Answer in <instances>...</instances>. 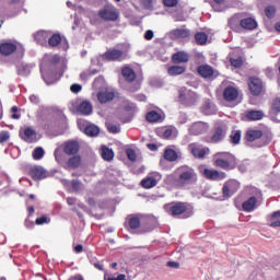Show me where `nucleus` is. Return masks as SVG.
<instances>
[{
  "label": "nucleus",
  "instance_id": "13",
  "mask_svg": "<svg viewBox=\"0 0 280 280\" xmlns=\"http://www.w3.org/2000/svg\"><path fill=\"white\" fill-rule=\"evenodd\" d=\"M200 172L208 180H224L226 178V173L224 172L202 167H200Z\"/></svg>",
  "mask_w": 280,
  "mask_h": 280
},
{
  "label": "nucleus",
  "instance_id": "64",
  "mask_svg": "<svg viewBox=\"0 0 280 280\" xmlns=\"http://www.w3.org/2000/svg\"><path fill=\"white\" fill-rule=\"evenodd\" d=\"M108 280H126V275L121 273V275H118L116 278L115 277L108 278Z\"/></svg>",
  "mask_w": 280,
  "mask_h": 280
},
{
  "label": "nucleus",
  "instance_id": "50",
  "mask_svg": "<svg viewBox=\"0 0 280 280\" xmlns=\"http://www.w3.org/2000/svg\"><path fill=\"white\" fill-rule=\"evenodd\" d=\"M129 226L130 229H139L141 226V219L139 217H131L129 219Z\"/></svg>",
  "mask_w": 280,
  "mask_h": 280
},
{
  "label": "nucleus",
  "instance_id": "48",
  "mask_svg": "<svg viewBox=\"0 0 280 280\" xmlns=\"http://www.w3.org/2000/svg\"><path fill=\"white\" fill-rule=\"evenodd\" d=\"M124 109L127 112V113H137V105L130 101H126L125 104H124Z\"/></svg>",
  "mask_w": 280,
  "mask_h": 280
},
{
  "label": "nucleus",
  "instance_id": "26",
  "mask_svg": "<svg viewBox=\"0 0 280 280\" xmlns=\"http://www.w3.org/2000/svg\"><path fill=\"white\" fill-rule=\"evenodd\" d=\"M31 176L34 180H43V178H47V171L43 166H35L31 170Z\"/></svg>",
  "mask_w": 280,
  "mask_h": 280
},
{
  "label": "nucleus",
  "instance_id": "2",
  "mask_svg": "<svg viewBox=\"0 0 280 280\" xmlns=\"http://www.w3.org/2000/svg\"><path fill=\"white\" fill-rule=\"evenodd\" d=\"M164 209L173 218H180L182 220H187L194 215V206L187 202H171L165 205Z\"/></svg>",
  "mask_w": 280,
  "mask_h": 280
},
{
  "label": "nucleus",
  "instance_id": "20",
  "mask_svg": "<svg viewBox=\"0 0 280 280\" xmlns=\"http://www.w3.org/2000/svg\"><path fill=\"white\" fill-rule=\"evenodd\" d=\"M77 112L79 115L89 116L93 114V104L89 101H83L77 104Z\"/></svg>",
  "mask_w": 280,
  "mask_h": 280
},
{
  "label": "nucleus",
  "instance_id": "22",
  "mask_svg": "<svg viewBox=\"0 0 280 280\" xmlns=\"http://www.w3.org/2000/svg\"><path fill=\"white\" fill-rule=\"evenodd\" d=\"M63 152L65 154H68V156H73L77 152H80V144L78 141H68L63 145Z\"/></svg>",
  "mask_w": 280,
  "mask_h": 280
},
{
  "label": "nucleus",
  "instance_id": "28",
  "mask_svg": "<svg viewBox=\"0 0 280 280\" xmlns=\"http://www.w3.org/2000/svg\"><path fill=\"white\" fill-rule=\"evenodd\" d=\"M121 75L126 80V82H129V84H131L133 80H137V73L132 68L128 66L121 69Z\"/></svg>",
  "mask_w": 280,
  "mask_h": 280
},
{
  "label": "nucleus",
  "instance_id": "7",
  "mask_svg": "<svg viewBox=\"0 0 280 280\" xmlns=\"http://www.w3.org/2000/svg\"><path fill=\"white\" fill-rule=\"evenodd\" d=\"M48 45L49 47H59L63 51L69 49V42L66 37L60 36V33H52L50 32V36L48 37Z\"/></svg>",
  "mask_w": 280,
  "mask_h": 280
},
{
  "label": "nucleus",
  "instance_id": "3",
  "mask_svg": "<svg viewBox=\"0 0 280 280\" xmlns=\"http://www.w3.org/2000/svg\"><path fill=\"white\" fill-rule=\"evenodd\" d=\"M47 60H49L50 65H58V62H60V56L59 55H46L44 57V61L40 67V73H42V78H43L44 82H46V84L49 86L50 84H56L58 82V80H60V78H62V74L65 73V66H62V68L59 71H57V73L49 74L45 70V62H47Z\"/></svg>",
  "mask_w": 280,
  "mask_h": 280
},
{
  "label": "nucleus",
  "instance_id": "32",
  "mask_svg": "<svg viewBox=\"0 0 280 280\" xmlns=\"http://www.w3.org/2000/svg\"><path fill=\"white\" fill-rule=\"evenodd\" d=\"M173 38H189V30L187 28H175L171 31Z\"/></svg>",
  "mask_w": 280,
  "mask_h": 280
},
{
  "label": "nucleus",
  "instance_id": "37",
  "mask_svg": "<svg viewBox=\"0 0 280 280\" xmlns=\"http://www.w3.org/2000/svg\"><path fill=\"white\" fill-rule=\"evenodd\" d=\"M211 5L214 12H224L229 8L225 0H212Z\"/></svg>",
  "mask_w": 280,
  "mask_h": 280
},
{
  "label": "nucleus",
  "instance_id": "33",
  "mask_svg": "<svg viewBox=\"0 0 280 280\" xmlns=\"http://www.w3.org/2000/svg\"><path fill=\"white\" fill-rule=\"evenodd\" d=\"M162 135L164 139H176V136L178 135V129L175 127H166L162 129Z\"/></svg>",
  "mask_w": 280,
  "mask_h": 280
},
{
  "label": "nucleus",
  "instance_id": "60",
  "mask_svg": "<svg viewBox=\"0 0 280 280\" xmlns=\"http://www.w3.org/2000/svg\"><path fill=\"white\" fill-rule=\"evenodd\" d=\"M30 102H31V104H34L35 106H38V104H40V97L36 94H32L30 96Z\"/></svg>",
  "mask_w": 280,
  "mask_h": 280
},
{
  "label": "nucleus",
  "instance_id": "11",
  "mask_svg": "<svg viewBox=\"0 0 280 280\" xmlns=\"http://www.w3.org/2000/svg\"><path fill=\"white\" fill-rule=\"evenodd\" d=\"M228 130L229 127L224 122L215 125L214 132L210 138V143H220V141H223Z\"/></svg>",
  "mask_w": 280,
  "mask_h": 280
},
{
  "label": "nucleus",
  "instance_id": "15",
  "mask_svg": "<svg viewBox=\"0 0 280 280\" xmlns=\"http://www.w3.org/2000/svg\"><path fill=\"white\" fill-rule=\"evenodd\" d=\"M54 113H56V109L54 107L40 105L36 113V118L38 121H45V119H49L54 117Z\"/></svg>",
  "mask_w": 280,
  "mask_h": 280
},
{
  "label": "nucleus",
  "instance_id": "49",
  "mask_svg": "<svg viewBox=\"0 0 280 280\" xmlns=\"http://www.w3.org/2000/svg\"><path fill=\"white\" fill-rule=\"evenodd\" d=\"M108 132H112L113 135H117L118 132H121V127L119 125H115L113 122L106 124Z\"/></svg>",
  "mask_w": 280,
  "mask_h": 280
},
{
  "label": "nucleus",
  "instance_id": "40",
  "mask_svg": "<svg viewBox=\"0 0 280 280\" xmlns=\"http://www.w3.org/2000/svg\"><path fill=\"white\" fill-rule=\"evenodd\" d=\"M247 119L249 121H259L260 119H264V112L261 110H249L246 115Z\"/></svg>",
  "mask_w": 280,
  "mask_h": 280
},
{
  "label": "nucleus",
  "instance_id": "34",
  "mask_svg": "<svg viewBox=\"0 0 280 280\" xmlns=\"http://www.w3.org/2000/svg\"><path fill=\"white\" fill-rule=\"evenodd\" d=\"M268 222H270V226L272 229H278L280 226V210L273 212L268 217Z\"/></svg>",
  "mask_w": 280,
  "mask_h": 280
},
{
  "label": "nucleus",
  "instance_id": "23",
  "mask_svg": "<svg viewBox=\"0 0 280 280\" xmlns=\"http://www.w3.org/2000/svg\"><path fill=\"white\" fill-rule=\"evenodd\" d=\"M20 137L26 143H34L36 141V130L27 127L24 131H20Z\"/></svg>",
  "mask_w": 280,
  "mask_h": 280
},
{
  "label": "nucleus",
  "instance_id": "17",
  "mask_svg": "<svg viewBox=\"0 0 280 280\" xmlns=\"http://www.w3.org/2000/svg\"><path fill=\"white\" fill-rule=\"evenodd\" d=\"M159 180H161V175L159 173H152L141 180V185L144 189H152V187L159 185Z\"/></svg>",
  "mask_w": 280,
  "mask_h": 280
},
{
  "label": "nucleus",
  "instance_id": "57",
  "mask_svg": "<svg viewBox=\"0 0 280 280\" xmlns=\"http://www.w3.org/2000/svg\"><path fill=\"white\" fill-rule=\"evenodd\" d=\"M67 202H68L69 207H75V205H78L79 207H82L80 201L74 197H68Z\"/></svg>",
  "mask_w": 280,
  "mask_h": 280
},
{
  "label": "nucleus",
  "instance_id": "21",
  "mask_svg": "<svg viewBox=\"0 0 280 280\" xmlns=\"http://www.w3.org/2000/svg\"><path fill=\"white\" fill-rule=\"evenodd\" d=\"M49 36H51V31H38L34 34V40L37 45H47L49 43Z\"/></svg>",
  "mask_w": 280,
  "mask_h": 280
},
{
  "label": "nucleus",
  "instance_id": "53",
  "mask_svg": "<svg viewBox=\"0 0 280 280\" xmlns=\"http://www.w3.org/2000/svg\"><path fill=\"white\" fill-rule=\"evenodd\" d=\"M49 222H51V219L47 215L39 217L35 220V224L37 225L49 224Z\"/></svg>",
  "mask_w": 280,
  "mask_h": 280
},
{
  "label": "nucleus",
  "instance_id": "54",
  "mask_svg": "<svg viewBox=\"0 0 280 280\" xmlns=\"http://www.w3.org/2000/svg\"><path fill=\"white\" fill-rule=\"evenodd\" d=\"M189 121V117L185 113H180L178 118H177V124L178 126H183Z\"/></svg>",
  "mask_w": 280,
  "mask_h": 280
},
{
  "label": "nucleus",
  "instance_id": "19",
  "mask_svg": "<svg viewBox=\"0 0 280 280\" xmlns=\"http://www.w3.org/2000/svg\"><path fill=\"white\" fill-rule=\"evenodd\" d=\"M249 91L252 95H261L264 84L257 78H250L248 83Z\"/></svg>",
  "mask_w": 280,
  "mask_h": 280
},
{
  "label": "nucleus",
  "instance_id": "29",
  "mask_svg": "<svg viewBox=\"0 0 280 280\" xmlns=\"http://www.w3.org/2000/svg\"><path fill=\"white\" fill-rule=\"evenodd\" d=\"M145 119L149 124H158L159 121H163L165 117L156 110H151L147 114Z\"/></svg>",
  "mask_w": 280,
  "mask_h": 280
},
{
  "label": "nucleus",
  "instance_id": "63",
  "mask_svg": "<svg viewBox=\"0 0 280 280\" xmlns=\"http://www.w3.org/2000/svg\"><path fill=\"white\" fill-rule=\"evenodd\" d=\"M145 40H152L154 38V32L152 30H149L144 33Z\"/></svg>",
  "mask_w": 280,
  "mask_h": 280
},
{
  "label": "nucleus",
  "instance_id": "27",
  "mask_svg": "<svg viewBox=\"0 0 280 280\" xmlns=\"http://www.w3.org/2000/svg\"><path fill=\"white\" fill-rule=\"evenodd\" d=\"M172 61L175 65H183L185 62H189V54H187L185 51L175 52L172 56Z\"/></svg>",
  "mask_w": 280,
  "mask_h": 280
},
{
  "label": "nucleus",
  "instance_id": "47",
  "mask_svg": "<svg viewBox=\"0 0 280 280\" xmlns=\"http://www.w3.org/2000/svg\"><path fill=\"white\" fill-rule=\"evenodd\" d=\"M230 141L234 145H237V143H240V141H242V131L237 130V131L232 132L230 136Z\"/></svg>",
  "mask_w": 280,
  "mask_h": 280
},
{
  "label": "nucleus",
  "instance_id": "10",
  "mask_svg": "<svg viewBox=\"0 0 280 280\" xmlns=\"http://www.w3.org/2000/svg\"><path fill=\"white\" fill-rule=\"evenodd\" d=\"M98 16L103 21H117L119 19V11L114 5H106L98 11Z\"/></svg>",
  "mask_w": 280,
  "mask_h": 280
},
{
  "label": "nucleus",
  "instance_id": "30",
  "mask_svg": "<svg viewBox=\"0 0 280 280\" xmlns=\"http://www.w3.org/2000/svg\"><path fill=\"white\" fill-rule=\"evenodd\" d=\"M243 211H247V213H250V211H255V207H257V197H250L248 200L243 202Z\"/></svg>",
  "mask_w": 280,
  "mask_h": 280
},
{
  "label": "nucleus",
  "instance_id": "45",
  "mask_svg": "<svg viewBox=\"0 0 280 280\" xmlns=\"http://www.w3.org/2000/svg\"><path fill=\"white\" fill-rule=\"evenodd\" d=\"M272 110L276 113L275 121L280 124V98H276L272 103Z\"/></svg>",
  "mask_w": 280,
  "mask_h": 280
},
{
  "label": "nucleus",
  "instance_id": "14",
  "mask_svg": "<svg viewBox=\"0 0 280 280\" xmlns=\"http://www.w3.org/2000/svg\"><path fill=\"white\" fill-rule=\"evenodd\" d=\"M238 189H240V182L235 179H231L226 182L223 185V189H222L224 198H231V196L236 194Z\"/></svg>",
  "mask_w": 280,
  "mask_h": 280
},
{
  "label": "nucleus",
  "instance_id": "58",
  "mask_svg": "<svg viewBox=\"0 0 280 280\" xmlns=\"http://www.w3.org/2000/svg\"><path fill=\"white\" fill-rule=\"evenodd\" d=\"M166 8H176L178 5V0H163Z\"/></svg>",
  "mask_w": 280,
  "mask_h": 280
},
{
  "label": "nucleus",
  "instance_id": "5",
  "mask_svg": "<svg viewBox=\"0 0 280 280\" xmlns=\"http://www.w3.org/2000/svg\"><path fill=\"white\" fill-rule=\"evenodd\" d=\"M179 102L184 106H195L198 102V94L187 88H180L179 91Z\"/></svg>",
  "mask_w": 280,
  "mask_h": 280
},
{
  "label": "nucleus",
  "instance_id": "55",
  "mask_svg": "<svg viewBox=\"0 0 280 280\" xmlns=\"http://www.w3.org/2000/svg\"><path fill=\"white\" fill-rule=\"evenodd\" d=\"M72 191H80L82 189V183L78 179L71 182Z\"/></svg>",
  "mask_w": 280,
  "mask_h": 280
},
{
  "label": "nucleus",
  "instance_id": "6",
  "mask_svg": "<svg viewBox=\"0 0 280 280\" xmlns=\"http://www.w3.org/2000/svg\"><path fill=\"white\" fill-rule=\"evenodd\" d=\"M14 51H20V54H23L25 48H23L21 43L12 40L3 42L0 45V54H2V56H12Z\"/></svg>",
  "mask_w": 280,
  "mask_h": 280
},
{
  "label": "nucleus",
  "instance_id": "43",
  "mask_svg": "<svg viewBox=\"0 0 280 280\" xmlns=\"http://www.w3.org/2000/svg\"><path fill=\"white\" fill-rule=\"evenodd\" d=\"M164 159L171 163H174V161H177L178 159V153L173 149H166L164 152Z\"/></svg>",
  "mask_w": 280,
  "mask_h": 280
},
{
  "label": "nucleus",
  "instance_id": "46",
  "mask_svg": "<svg viewBox=\"0 0 280 280\" xmlns=\"http://www.w3.org/2000/svg\"><path fill=\"white\" fill-rule=\"evenodd\" d=\"M32 156L34 159V161H40V159H43V156H45V149H43V147H37L34 149Z\"/></svg>",
  "mask_w": 280,
  "mask_h": 280
},
{
  "label": "nucleus",
  "instance_id": "61",
  "mask_svg": "<svg viewBox=\"0 0 280 280\" xmlns=\"http://www.w3.org/2000/svg\"><path fill=\"white\" fill-rule=\"evenodd\" d=\"M244 62L242 61V58L237 59H231L232 67H235V69H240Z\"/></svg>",
  "mask_w": 280,
  "mask_h": 280
},
{
  "label": "nucleus",
  "instance_id": "36",
  "mask_svg": "<svg viewBox=\"0 0 280 280\" xmlns=\"http://www.w3.org/2000/svg\"><path fill=\"white\" fill-rule=\"evenodd\" d=\"M201 113L203 115H213L215 113V105L211 101H206L201 106Z\"/></svg>",
  "mask_w": 280,
  "mask_h": 280
},
{
  "label": "nucleus",
  "instance_id": "31",
  "mask_svg": "<svg viewBox=\"0 0 280 280\" xmlns=\"http://www.w3.org/2000/svg\"><path fill=\"white\" fill-rule=\"evenodd\" d=\"M185 71H187V68L184 66H171L167 69V73L171 77H176V75H183V73H185Z\"/></svg>",
  "mask_w": 280,
  "mask_h": 280
},
{
  "label": "nucleus",
  "instance_id": "35",
  "mask_svg": "<svg viewBox=\"0 0 280 280\" xmlns=\"http://www.w3.org/2000/svg\"><path fill=\"white\" fill-rule=\"evenodd\" d=\"M241 27L244 30H255L257 27V21L253 18H246L241 21Z\"/></svg>",
  "mask_w": 280,
  "mask_h": 280
},
{
  "label": "nucleus",
  "instance_id": "9",
  "mask_svg": "<svg viewBox=\"0 0 280 280\" xmlns=\"http://www.w3.org/2000/svg\"><path fill=\"white\" fill-rule=\"evenodd\" d=\"M210 126L205 121H195L189 125L188 132L191 137H200V135H207Z\"/></svg>",
  "mask_w": 280,
  "mask_h": 280
},
{
  "label": "nucleus",
  "instance_id": "41",
  "mask_svg": "<svg viewBox=\"0 0 280 280\" xmlns=\"http://www.w3.org/2000/svg\"><path fill=\"white\" fill-rule=\"evenodd\" d=\"M264 132L261 130H249L246 133V139L249 142L257 141V139H261Z\"/></svg>",
  "mask_w": 280,
  "mask_h": 280
},
{
  "label": "nucleus",
  "instance_id": "12",
  "mask_svg": "<svg viewBox=\"0 0 280 280\" xmlns=\"http://www.w3.org/2000/svg\"><path fill=\"white\" fill-rule=\"evenodd\" d=\"M126 59V52L119 49H109L105 54H103V60H108L113 62H121V60Z\"/></svg>",
  "mask_w": 280,
  "mask_h": 280
},
{
  "label": "nucleus",
  "instance_id": "38",
  "mask_svg": "<svg viewBox=\"0 0 280 280\" xmlns=\"http://www.w3.org/2000/svg\"><path fill=\"white\" fill-rule=\"evenodd\" d=\"M16 70H18V75H22L23 78H27V75L32 73V68L25 63L18 65Z\"/></svg>",
  "mask_w": 280,
  "mask_h": 280
},
{
  "label": "nucleus",
  "instance_id": "52",
  "mask_svg": "<svg viewBox=\"0 0 280 280\" xmlns=\"http://www.w3.org/2000/svg\"><path fill=\"white\" fill-rule=\"evenodd\" d=\"M126 154L131 163H135L137 161V151H135V149H127Z\"/></svg>",
  "mask_w": 280,
  "mask_h": 280
},
{
  "label": "nucleus",
  "instance_id": "18",
  "mask_svg": "<svg viewBox=\"0 0 280 280\" xmlns=\"http://www.w3.org/2000/svg\"><path fill=\"white\" fill-rule=\"evenodd\" d=\"M237 97H240V91L235 86L229 85L224 89L223 98L225 102H235Z\"/></svg>",
  "mask_w": 280,
  "mask_h": 280
},
{
  "label": "nucleus",
  "instance_id": "59",
  "mask_svg": "<svg viewBox=\"0 0 280 280\" xmlns=\"http://www.w3.org/2000/svg\"><path fill=\"white\" fill-rule=\"evenodd\" d=\"M10 139V132L9 131H1L0 132V143H5Z\"/></svg>",
  "mask_w": 280,
  "mask_h": 280
},
{
  "label": "nucleus",
  "instance_id": "42",
  "mask_svg": "<svg viewBox=\"0 0 280 280\" xmlns=\"http://www.w3.org/2000/svg\"><path fill=\"white\" fill-rule=\"evenodd\" d=\"M82 163V158L80 155H74L68 160L67 166L71 170H75L80 167V164Z\"/></svg>",
  "mask_w": 280,
  "mask_h": 280
},
{
  "label": "nucleus",
  "instance_id": "4",
  "mask_svg": "<svg viewBox=\"0 0 280 280\" xmlns=\"http://www.w3.org/2000/svg\"><path fill=\"white\" fill-rule=\"evenodd\" d=\"M212 159L214 166L219 167L220 170H224L225 172L235 170V165H237L235 155L231 154L230 152H218Z\"/></svg>",
  "mask_w": 280,
  "mask_h": 280
},
{
  "label": "nucleus",
  "instance_id": "16",
  "mask_svg": "<svg viewBox=\"0 0 280 280\" xmlns=\"http://www.w3.org/2000/svg\"><path fill=\"white\" fill-rule=\"evenodd\" d=\"M188 148L195 159H205V156L210 152L209 148L202 147L198 143H191Z\"/></svg>",
  "mask_w": 280,
  "mask_h": 280
},
{
  "label": "nucleus",
  "instance_id": "44",
  "mask_svg": "<svg viewBox=\"0 0 280 280\" xmlns=\"http://www.w3.org/2000/svg\"><path fill=\"white\" fill-rule=\"evenodd\" d=\"M195 40L197 45H207V40H209V35L205 32H199L195 34Z\"/></svg>",
  "mask_w": 280,
  "mask_h": 280
},
{
  "label": "nucleus",
  "instance_id": "39",
  "mask_svg": "<svg viewBox=\"0 0 280 280\" xmlns=\"http://www.w3.org/2000/svg\"><path fill=\"white\" fill-rule=\"evenodd\" d=\"M101 155L104 161H113V159H115V152L107 147H102Z\"/></svg>",
  "mask_w": 280,
  "mask_h": 280
},
{
  "label": "nucleus",
  "instance_id": "25",
  "mask_svg": "<svg viewBox=\"0 0 280 280\" xmlns=\"http://www.w3.org/2000/svg\"><path fill=\"white\" fill-rule=\"evenodd\" d=\"M97 100L101 104H107V102H113L115 100V92L108 90L98 92Z\"/></svg>",
  "mask_w": 280,
  "mask_h": 280
},
{
  "label": "nucleus",
  "instance_id": "56",
  "mask_svg": "<svg viewBox=\"0 0 280 280\" xmlns=\"http://www.w3.org/2000/svg\"><path fill=\"white\" fill-rule=\"evenodd\" d=\"M140 2L144 10H152L154 8L153 0H140Z\"/></svg>",
  "mask_w": 280,
  "mask_h": 280
},
{
  "label": "nucleus",
  "instance_id": "8",
  "mask_svg": "<svg viewBox=\"0 0 280 280\" xmlns=\"http://www.w3.org/2000/svg\"><path fill=\"white\" fill-rule=\"evenodd\" d=\"M78 128L88 137H97L100 135V127L84 119L78 120Z\"/></svg>",
  "mask_w": 280,
  "mask_h": 280
},
{
  "label": "nucleus",
  "instance_id": "1",
  "mask_svg": "<svg viewBox=\"0 0 280 280\" xmlns=\"http://www.w3.org/2000/svg\"><path fill=\"white\" fill-rule=\"evenodd\" d=\"M166 183L177 189H191L198 183V174L191 166L182 165L166 177Z\"/></svg>",
  "mask_w": 280,
  "mask_h": 280
},
{
  "label": "nucleus",
  "instance_id": "24",
  "mask_svg": "<svg viewBox=\"0 0 280 280\" xmlns=\"http://www.w3.org/2000/svg\"><path fill=\"white\" fill-rule=\"evenodd\" d=\"M197 72L201 78L209 80L213 78V68L209 65H201L197 68Z\"/></svg>",
  "mask_w": 280,
  "mask_h": 280
},
{
  "label": "nucleus",
  "instance_id": "51",
  "mask_svg": "<svg viewBox=\"0 0 280 280\" xmlns=\"http://www.w3.org/2000/svg\"><path fill=\"white\" fill-rule=\"evenodd\" d=\"M265 14L267 19H275V14H277V8L273 5H269L265 9Z\"/></svg>",
  "mask_w": 280,
  "mask_h": 280
},
{
  "label": "nucleus",
  "instance_id": "62",
  "mask_svg": "<svg viewBox=\"0 0 280 280\" xmlns=\"http://www.w3.org/2000/svg\"><path fill=\"white\" fill-rule=\"evenodd\" d=\"M70 91L72 93H80V91H82V85L74 83L70 86Z\"/></svg>",
  "mask_w": 280,
  "mask_h": 280
}]
</instances>
